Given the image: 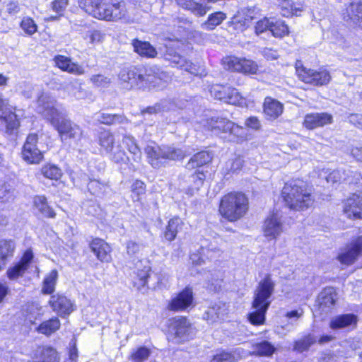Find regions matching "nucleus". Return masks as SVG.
I'll return each mask as SVG.
<instances>
[{"label": "nucleus", "instance_id": "nucleus-1", "mask_svg": "<svg viewBox=\"0 0 362 362\" xmlns=\"http://www.w3.org/2000/svg\"><path fill=\"white\" fill-rule=\"evenodd\" d=\"M37 112L50 122L57 130L61 139L79 141L82 138L81 128L66 119L64 112L57 107V101L50 95L42 93L37 99Z\"/></svg>", "mask_w": 362, "mask_h": 362}, {"label": "nucleus", "instance_id": "nucleus-2", "mask_svg": "<svg viewBox=\"0 0 362 362\" xmlns=\"http://www.w3.org/2000/svg\"><path fill=\"white\" fill-rule=\"evenodd\" d=\"M119 78L124 88L151 90L163 88L170 77L166 72L153 66L124 69L120 71Z\"/></svg>", "mask_w": 362, "mask_h": 362}, {"label": "nucleus", "instance_id": "nucleus-3", "mask_svg": "<svg viewBox=\"0 0 362 362\" xmlns=\"http://www.w3.org/2000/svg\"><path fill=\"white\" fill-rule=\"evenodd\" d=\"M79 6L95 18L105 21L129 20L126 4L122 0H79Z\"/></svg>", "mask_w": 362, "mask_h": 362}, {"label": "nucleus", "instance_id": "nucleus-4", "mask_svg": "<svg viewBox=\"0 0 362 362\" xmlns=\"http://www.w3.org/2000/svg\"><path fill=\"white\" fill-rule=\"evenodd\" d=\"M274 286L270 275H267L259 281L252 302V308L255 310L248 315L251 324L261 325L264 323L265 314L271 303L269 298L274 292Z\"/></svg>", "mask_w": 362, "mask_h": 362}, {"label": "nucleus", "instance_id": "nucleus-5", "mask_svg": "<svg viewBox=\"0 0 362 362\" xmlns=\"http://www.w3.org/2000/svg\"><path fill=\"white\" fill-rule=\"evenodd\" d=\"M282 197L288 208L296 211L305 210L314 202L312 194L300 180L286 182L282 189Z\"/></svg>", "mask_w": 362, "mask_h": 362}, {"label": "nucleus", "instance_id": "nucleus-6", "mask_svg": "<svg viewBox=\"0 0 362 362\" xmlns=\"http://www.w3.org/2000/svg\"><path fill=\"white\" fill-rule=\"evenodd\" d=\"M248 199L242 192H230L224 195L220 202L219 213L230 222L243 217L248 210Z\"/></svg>", "mask_w": 362, "mask_h": 362}, {"label": "nucleus", "instance_id": "nucleus-7", "mask_svg": "<svg viewBox=\"0 0 362 362\" xmlns=\"http://www.w3.org/2000/svg\"><path fill=\"white\" fill-rule=\"evenodd\" d=\"M150 164L154 168H160L166 160H177L185 158V153L181 149L169 146H151L145 148Z\"/></svg>", "mask_w": 362, "mask_h": 362}, {"label": "nucleus", "instance_id": "nucleus-8", "mask_svg": "<svg viewBox=\"0 0 362 362\" xmlns=\"http://www.w3.org/2000/svg\"><path fill=\"white\" fill-rule=\"evenodd\" d=\"M224 69L244 74H256L258 71L257 64L246 58L235 56H226L221 60Z\"/></svg>", "mask_w": 362, "mask_h": 362}, {"label": "nucleus", "instance_id": "nucleus-9", "mask_svg": "<svg viewBox=\"0 0 362 362\" xmlns=\"http://www.w3.org/2000/svg\"><path fill=\"white\" fill-rule=\"evenodd\" d=\"M171 340L180 343L192 337L194 329L189 321L185 317H177L172 320L170 325Z\"/></svg>", "mask_w": 362, "mask_h": 362}, {"label": "nucleus", "instance_id": "nucleus-10", "mask_svg": "<svg viewBox=\"0 0 362 362\" xmlns=\"http://www.w3.org/2000/svg\"><path fill=\"white\" fill-rule=\"evenodd\" d=\"M296 73L302 81L316 86L326 85L331 80V76L327 70L316 71L304 66H296Z\"/></svg>", "mask_w": 362, "mask_h": 362}, {"label": "nucleus", "instance_id": "nucleus-11", "mask_svg": "<svg viewBox=\"0 0 362 362\" xmlns=\"http://www.w3.org/2000/svg\"><path fill=\"white\" fill-rule=\"evenodd\" d=\"M362 256V235L353 238L337 256V259L341 264L345 265L353 264Z\"/></svg>", "mask_w": 362, "mask_h": 362}, {"label": "nucleus", "instance_id": "nucleus-12", "mask_svg": "<svg viewBox=\"0 0 362 362\" xmlns=\"http://www.w3.org/2000/svg\"><path fill=\"white\" fill-rule=\"evenodd\" d=\"M179 45V42H170L169 45H166L165 52L163 55L165 59L169 61L177 67L185 69L192 74H194L195 69L193 64L180 54L178 50Z\"/></svg>", "mask_w": 362, "mask_h": 362}, {"label": "nucleus", "instance_id": "nucleus-13", "mask_svg": "<svg viewBox=\"0 0 362 362\" xmlns=\"http://www.w3.org/2000/svg\"><path fill=\"white\" fill-rule=\"evenodd\" d=\"M209 91L211 97L229 104L236 105L240 104L243 100L240 93L235 88L230 86L214 84L209 87Z\"/></svg>", "mask_w": 362, "mask_h": 362}, {"label": "nucleus", "instance_id": "nucleus-14", "mask_svg": "<svg viewBox=\"0 0 362 362\" xmlns=\"http://www.w3.org/2000/svg\"><path fill=\"white\" fill-rule=\"evenodd\" d=\"M38 136L30 134L23 146L22 158L29 164H37L43 159L42 152L37 147Z\"/></svg>", "mask_w": 362, "mask_h": 362}, {"label": "nucleus", "instance_id": "nucleus-15", "mask_svg": "<svg viewBox=\"0 0 362 362\" xmlns=\"http://www.w3.org/2000/svg\"><path fill=\"white\" fill-rule=\"evenodd\" d=\"M281 218L282 216L279 211H273L265 219L262 230L268 240H275L282 233L284 226Z\"/></svg>", "mask_w": 362, "mask_h": 362}, {"label": "nucleus", "instance_id": "nucleus-16", "mask_svg": "<svg viewBox=\"0 0 362 362\" xmlns=\"http://www.w3.org/2000/svg\"><path fill=\"white\" fill-rule=\"evenodd\" d=\"M33 258V250L30 248L26 250L20 261L8 269L6 272L8 278L10 280H16L22 277L30 267Z\"/></svg>", "mask_w": 362, "mask_h": 362}, {"label": "nucleus", "instance_id": "nucleus-17", "mask_svg": "<svg viewBox=\"0 0 362 362\" xmlns=\"http://www.w3.org/2000/svg\"><path fill=\"white\" fill-rule=\"evenodd\" d=\"M8 100L0 95V129L5 131L7 134H11L13 131L19 127V122L17 116L12 112H4V110L7 108Z\"/></svg>", "mask_w": 362, "mask_h": 362}, {"label": "nucleus", "instance_id": "nucleus-18", "mask_svg": "<svg viewBox=\"0 0 362 362\" xmlns=\"http://www.w3.org/2000/svg\"><path fill=\"white\" fill-rule=\"evenodd\" d=\"M139 263L140 265L137 264L136 266L137 272L133 277V284L134 286L139 291L144 293L149 288L148 283L149 279H151L150 274L151 267L146 260L144 261V264L142 261H140Z\"/></svg>", "mask_w": 362, "mask_h": 362}, {"label": "nucleus", "instance_id": "nucleus-19", "mask_svg": "<svg viewBox=\"0 0 362 362\" xmlns=\"http://www.w3.org/2000/svg\"><path fill=\"white\" fill-rule=\"evenodd\" d=\"M344 212L350 218H362V192L353 194L346 200Z\"/></svg>", "mask_w": 362, "mask_h": 362}, {"label": "nucleus", "instance_id": "nucleus-20", "mask_svg": "<svg viewBox=\"0 0 362 362\" xmlns=\"http://www.w3.org/2000/svg\"><path fill=\"white\" fill-rule=\"evenodd\" d=\"M344 20L354 28H362V1L351 3L344 14Z\"/></svg>", "mask_w": 362, "mask_h": 362}, {"label": "nucleus", "instance_id": "nucleus-21", "mask_svg": "<svg viewBox=\"0 0 362 362\" xmlns=\"http://www.w3.org/2000/svg\"><path fill=\"white\" fill-rule=\"evenodd\" d=\"M49 304L60 316L69 315L74 310V304L66 296L57 294L51 296Z\"/></svg>", "mask_w": 362, "mask_h": 362}, {"label": "nucleus", "instance_id": "nucleus-22", "mask_svg": "<svg viewBox=\"0 0 362 362\" xmlns=\"http://www.w3.org/2000/svg\"><path fill=\"white\" fill-rule=\"evenodd\" d=\"M333 117L327 112H316L305 116L303 125L308 129H314L325 125L332 124Z\"/></svg>", "mask_w": 362, "mask_h": 362}, {"label": "nucleus", "instance_id": "nucleus-23", "mask_svg": "<svg viewBox=\"0 0 362 362\" xmlns=\"http://www.w3.org/2000/svg\"><path fill=\"white\" fill-rule=\"evenodd\" d=\"M192 300V289L186 288L171 300L168 305V308L173 311L185 310L191 305Z\"/></svg>", "mask_w": 362, "mask_h": 362}, {"label": "nucleus", "instance_id": "nucleus-24", "mask_svg": "<svg viewBox=\"0 0 362 362\" xmlns=\"http://www.w3.org/2000/svg\"><path fill=\"white\" fill-rule=\"evenodd\" d=\"M235 123L223 117H211L207 121L208 128L224 140L230 128L233 127Z\"/></svg>", "mask_w": 362, "mask_h": 362}, {"label": "nucleus", "instance_id": "nucleus-25", "mask_svg": "<svg viewBox=\"0 0 362 362\" xmlns=\"http://www.w3.org/2000/svg\"><path fill=\"white\" fill-rule=\"evenodd\" d=\"M54 60L56 66L64 71L76 75H82L85 73L82 66L72 62L71 59L67 57L58 55L54 57Z\"/></svg>", "mask_w": 362, "mask_h": 362}, {"label": "nucleus", "instance_id": "nucleus-26", "mask_svg": "<svg viewBox=\"0 0 362 362\" xmlns=\"http://www.w3.org/2000/svg\"><path fill=\"white\" fill-rule=\"evenodd\" d=\"M90 246L92 252L96 255L99 260L106 262L110 261V247L103 240L95 238L92 240Z\"/></svg>", "mask_w": 362, "mask_h": 362}, {"label": "nucleus", "instance_id": "nucleus-27", "mask_svg": "<svg viewBox=\"0 0 362 362\" xmlns=\"http://www.w3.org/2000/svg\"><path fill=\"white\" fill-rule=\"evenodd\" d=\"M177 4L181 8L189 11L196 16L201 17L206 14L211 8L210 6H205L199 1L194 0H175Z\"/></svg>", "mask_w": 362, "mask_h": 362}, {"label": "nucleus", "instance_id": "nucleus-28", "mask_svg": "<svg viewBox=\"0 0 362 362\" xmlns=\"http://www.w3.org/2000/svg\"><path fill=\"white\" fill-rule=\"evenodd\" d=\"M227 313V308L224 303H215L209 307L203 315V318L209 324H213L223 319Z\"/></svg>", "mask_w": 362, "mask_h": 362}, {"label": "nucleus", "instance_id": "nucleus-29", "mask_svg": "<svg viewBox=\"0 0 362 362\" xmlns=\"http://www.w3.org/2000/svg\"><path fill=\"white\" fill-rule=\"evenodd\" d=\"M33 358L40 360V362L60 361V358L57 350L49 346L37 347L33 353Z\"/></svg>", "mask_w": 362, "mask_h": 362}, {"label": "nucleus", "instance_id": "nucleus-30", "mask_svg": "<svg viewBox=\"0 0 362 362\" xmlns=\"http://www.w3.org/2000/svg\"><path fill=\"white\" fill-rule=\"evenodd\" d=\"M283 105L271 97H267L264 102V113L268 119H275L283 112Z\"/></svg>", "mask_w": 362, "mask_h": 362}, {"label": "nucleus", "instance_id": "nucleus-31", "mask_svg": "<svg viewBox=\"0 0 362 362\" xmlns=\"http://www.w3.org/2000/svg\"><path fill=\"white\" fill-rule=\"evenodd\" d=\"M357 317L354 314H344L336 316L332 318L329 323V327L332 329H339L351 326L356 325Z\"/></svg>", "mask_w": 362, "mask_h": 362}, {"label": "nucleus", "instance_id": "nucleus-32", "mask_svg": "<svg viewBox=\"0 0 362 362\" xmlns=\"http://www.w3.org/2000/svg\"><path fill=\"white\" fill-rule=\"evenodd\" d=\"M134 50L140 56L147 58H154L157 55L156 49L146 41L134 40L132 43Z\"/></svg>", "mask_w": 362, "mask_h": 362}, {"label": "nucleus", "instance_id": "nucleus-33", "mask_svg": "<svg viewBox=\"0 0 362 362\" xmlns=\"http://www.w3.org/2000/svg\"><path fill=\"white\" fill-rule=\"evenodd\" d=\"M96 119L101 124L106 125L126 124L129 122V119L123 114H108L99 113Z\"/></svg>", "mask_w": 362, "mask_h": 362}, {"label": "nucleus", "instance_id": "nucleus-34", "mask_svg": "<svg viewBox=\"0 0 362 362\" xmlns=\"http://www.w3.org/2000/svg\"><path fill=\"white\" fill-rule=\"evenodd\" d=\"M212 160V155L208 151H200L194 154L186 164V168L192 170L204 165Z\"/></svg>", "mask_w": 362, "mask_h": 362}, {"label": "nucleus", "instance_id": "nucleus-35", "mask_svg": "<svg viewBox=\"0 0 362 362\" xmlns=\"http://www.w3.org/2000/svg\"><path fill=\"white\" fill-rule=\"evenodd\" d=\"M15 243L11 240H0V271L6 266L7 259L13 255Z\"/></svg>", "mask_w": 362, "mask_h": 362}, {"label": "nucleus", "instance_id": "nucleus-36", "mask_svg": "<svg viewBox=\"0 0 362 362\" xmlns=\"http://www.w3.org/2000/svg\"><path fill=\"white\" fill-rule=\"evenodd\" d=\"M247 133L241 126L236 124L233 127L230 128L226 136L224 141L233 143H241L247 139Z\"/></svg>", "mask_w": 362, "mask_h": 362}, {"label": "nucleus", "instance_id": "nucleus-37", "mask_svg": "<svg viewBox=\"0 0 362 362\" xmlns=\"http://www.w3.org/2000/svg\"><path fill=\"white\" fill-rule=\"evenodd\" d=\"M34 206L45 217L54 218L56 214L47 203V198L42 195L35 196L33 200Z\"/></svg>", "mask_w": 362, "mask_h": 362}, {"label": "nucleus", "instance_id": "nucleus-38", "mask_svg": "<svg viewBox=\"0 0 362 362\" xmlns=\"http://www.w3.org/2000/svg\"><path fill=\"white\" fill-rule=\"evenodd\" d=\"M182 221L179 217H174L168 221L164 232V237L168 241H173L180 230L182 229Z\"/></svg>", "mask_w": 362, "mask_h": 362}, {"label": "nucleus", "instance_id": "nucleus-39", "mask_svg": "<svg viewBox=\"0 0 362 362\" xmlns=\"http://www.w3.org/2000/svg\"><path fill=\"white\" fill-rule=\"evenodd\" d=\"M332 175L334 177L337 175H339L341 180L348 182L349 184H356L360 181L361 179H362L361 173L356 170H352L351 168L334 171Z\"/></svg>", "mask_w": 362, "mask_h": 362}, {"label": "nucleus", "instance_id": "nucleus-40", "mask_svg": "<svg viewBox=\"0 0 362 362\" xmlns=\"http://www.w3.org/2000/svg\"><path fill=\"white\" fill-rule=\"evenodd\" d=\"M337 294L333 288H325L319 295L318 300L321 308H331L335 304Z\"/></svg>", "mask_w": 362, "mask_h": 362}, {"label": "nucleus", "instance_id": "nucleus-41", "mask_svg": "<svg viewBox=\"0 0 362 362\" xmlns=\"http://www.w3.org/2000/svg\"><path fill=\"white\" fill-rule=\"evenodd\" d=\"M98 144L107 152L112 151L115 144L114 134L107 130L102 131L98 134Z\"/></svg>", "mask_w": 362, "mask_h": 362}, {"label": "nucleus", "instance_id": "nucleus-42", "mask_svg": "<svg viewBox=\"0 0 362 362\" xmlns=\"http://www.w3.org/2000/svg\"><path fill=\"white\" fill-rule=\"evenodd\" d=\"M226 18V14L221 11H218L210 14L208 19L202 23L201 27L203 29L211 30L219 25Z\"/></svg>", "mask_w": 362, "mask_h": 362}, {"label": "nucleus", "instance_id": "nucleus-43", "mask_svg": "<svg viewBox=\"0 0 362 362\" xmlns=\"http://www.w3.org/2000/svg\"><path fill=\"white\" fill-rule=\"evenodd\" d=\"M60 325L59 320L55 317L42 322L37 327V331L40 333L49 336L58 330Z\"/></svg>", "mask_w": 362, "mask_h": 362}, {"label": "nucleus", "instance_id": "nucleus-44", "mask_svg": "<svg viewBox=\"0 0 362 362\" xmlns=\"http://www.w3.org/2000/svg\"><path fill=\"white\" fill-rule=\"evenodd\" d=\"M16 189L8 183H4L0 185V201L3 203L11 202L16 197Z\"/></svg>", "mask_w": 362, "mask_h": 362}, {"label": "nucleus", "instance_id": "nucleus-45", "mask_svg": "<svg viewBox=\"0 0 362 362\" xmlns=\"http://www.w3.org/2000/svg\"><path fill=\"white\" fill-rule=\"evenodd\" d=\"M58 272L56 269L52 270L45 278L43 281L42 292L45 294H51L54 292Z\"/></svg>", "mask_w": 362, "mask_h": 362}, {"label": "nucleus", "instance_id": "nucleus-46", "mask_svg": "<svg viewBox=\"0 0 362 362\" xmlns=\"http://www.w3.org/2000/svg\"><path fill=\"white\" fill-rule=\"evenodd\" d=\"M270 33L275 37H283L288 35L289 30L287 25L282 21H275L272 19V25H271Z\"/></svg>", "mask_w": 362, "mask_h": 362}, {"label": "nucleus", "instance_id": "nucleus-47", "mask_svg": "<svg viewBox=\"0 0 362 362\" xmlns=\"http://www.w3.org/2000/svg\"><path fill=\"white\" fill-rule=\"evenodd\" d=\"M316 337L309 334L295 342L294 349L300 353L307 351L311 345L316 342Z\"/></svg>", "mask_w": 362, "mask_h": 362}, {"label": "nucleus", "instance_id": "nucleus-48", "mask_svg": "<svg viewBox=\"0 0 362 362\" xmlns=\"http://www.w3.org/2000/svg\"><path fill=\"white\" fill-rule=\"evenodd\" d=\"M41 173L46 178L55 180L62 175L61 169L54 164H46L42 166Z\"/></svg>", "mask_w": 362, "mask_h": 362}, {"label": "nucleus", "instance_id": "nucleus-49", "mask_svg": "<svg viewBox=\"0 0 362 362\" xmlns=\"http://www.w3.org/2000/svg\"><path fill=\"white\" fill-rule=\"evenodd\" d=\"M169 105V101L166 100H161L152 106H148L144 108L141 110V115H144L146 113L150 115L158 114L159 112L168 110L170 109Z\"/></svg>", "mask_w": 362, "mask_h": 362}, {"label": "nucleus", "instance_id": "nucleus-50", "mask_svg": "<svg viewBox=\"0 0 362 362\" xmlns=\"http://www.w3.org/2000/svg\"><path fill=\"white\" fill-rule=\"evenodd\" d=\"M123 144H129L131 142V146L128 148L130 153H132L134 157L133 159L136 162H139L141 160V152L138 147L137 144L135 142L134 137L130 135H124L122 139Z\"/></svg>", "mask_w": 362, "mask_h": 362}, {"label": "nucleus", "instance_id": "nucleus-51", "mask_svg": "<svg viewBox=\"0 0 362 362\" xmlns=\"http://www.w3.org/2000/svg\"><path fill=\"white\" fill-rule=\"evenodd\" d=\"M69 4V0H54L51 4L52 9L59 13V16H51L49 17V21H56L62 16L63 12L65 11Z\"/></svg>", "mask_w": 362, "mask_h": 362}, {"label": "nucleus", "instance_id": "nucleus-52", "mask_svg": "<svg viewBox=\"0 0 362 362\" xmlns=\"http://www.w3.org/2000/svg\"><path fill=\"white\" fill-rule=\"evenodd\" d=\"M275 349V347L267 341H263L255 345V351L260 356H270Z\"/></svg>", "mask_w": 362, "mask_h": 362}, {"label": "nucleus", "instance_id": "nucleus-53", "mask_svg": "<svg viewBox=\"0 0 362 362\" xmlns=\"http://www.w3.org/2000/svg\"><path fill=\"white\" fill-rule=\"evenodd\" d=\"M151 351L144 346L139 347L132 353L130 359L134 362H144L150 356Z\"/></svg>", "mask_w": 362, "mask_h": 362}, {"label": "nucleus", "instance_id": "nucleus-54", "mask_svg": "<svg viewBox=\"0 0 362 362\" xmlns=\"http://www.w3.org/2000/svg\"><path fill=\"white\" fill-rule=\"evenodd\" d=\"M87 187L91 194L100 196L104 193L106 185L97 180H90L88 183Z\"/></svg>", "mask_w": 362, "mask_h": 362}, {"label": "nucleus", "instance_id": "nucleus-55", "mask_svg": "<svg viewBox=\"0 0 362 362\" xmlns=\"http://www.w3.org/2000/svg\"><path fill=\"white\" fill-rule=\"evenodd\" d=\"M146 192L145 185L141 180H136L132 185V197L134 202H139L141 196Z\"/></svg>", "mask_w": 362, "mask_h": 362}, {"label": "nucleus", "instance_id": "nucleus-56", "mask_svg": "<svg viewBox=\"0 0 362 362\" xmlns=\"http://www.w3.org/2000/svg\"><path fill=\"white\" fill-rule=\"evenodd\" d=\"M280 12L283 16L288 17L297 13V8L289 0H283L279 4Z\"/></svg>", "mask_w": 362, "mask_h": 362}, {"label": "nucleus", "instance_id": "nucleus-57", "mask_svg": "<svg viewBox=\"0 0 362 362\" xmlns=\"http://www.w3.org/2000/svg\"><path fill=\"white\" fill-rule=\"evenodd\" d=\"M21 28L29 35H33L37 30L35 21L29 17L24 18L21 23Z\"/></svg>", "mask_w": 362, "mask_h": 362}, {"label": "nucleus", "instance_id": "nucleus-58", "mask_svg": "<svg viewBox=\"0 0 362 362\" xmlns=\"http://www.w3.org/2000/svg\"><path fill=\"white\" fill-rule=\"evenodd\" d=\"M272 19L269 18H264L257 22L255 26V33L259 35L267 30L270 31L271 25H272Z\"/></svg>", "mask_w": 362, "mask_h": 362}, {"label": "nucleus", "instance_id": "nucleus-59", "mask_svg": "<svg viewBox=\"0 0 362 362\" xmlns=\"http://www.w3.org/2000/svg\"><path fill=\"white\" fill-rule=\"evenodd\" d=\"M238 358L230 352L221 351L216 354L211 362H235Z\"/></svg>", "mask_w": 362, "mask_h": 362}, {"label": "nucleus", "instance_id": "nucleus-60", "mask_svg": "<svg viewBox=\"0 0 362 362\" xmlns=\"http://www.w3.org/2000/svg\"><path fill=\"white\" fill-rule=\"evenodd\" d=\"M243 165V160L241 157H235L226 163V168L229 172L236 173L240 170Z\"/></svg>", "mask_w": 362, "mask_h": 362}, {"label": "nucleus", "instance_id": "nucleus-61", "mask_svg": "<svg viewBox=\"0 0 362 362\" xmlns=\"http://www.w3.org/2000/svg\"><path fill=\"white\" fill-rule=\"evenodd\" d=\"M110 153L111 159L117 163H124L127 159L125 151L119 146H117L116 149H113Z\"/></svg>", "mask_w": 362, "mask_h": 362}, {"label": "nucleus", "instance_id": "nucleus-62", "mask_svg": "<svg viewBox=\"0 0 362 362\" xmlns=\"http://www.w3.org/2000/svg\"><path fill=\"white\" fill-rule=\"evenodd\" d=\"M103 38L104 35L100 31L97 30L88 31L84 37V39H88L89 42L92 45L102 42Z\"/></svg>", "mask_w": 362, "mask_h": 362}, {"label": "nucleus", "instance_id": "nucleus-63", "mask_svg": "<svg viewBox=\"0 0 362 362\" xmlns=\"http://www.w3.org/2000/svg\"><path fill=\"white\" fill-rule=\"evenodd\" d=\"M90 81L98 87H106L110 83L111 80L102 74H96L90 77Z\"/></svg>", "mask_w": 362, "mask_h": 362}, {"label": "nucleus", "instance_id": "nucleus-64", "mask_svg": "<svg viewBox=\"0 0 362 362\" xmlns=\"http://www.w3.org/2000/svg\"><path fill=\"white\" fill-rule=\"evenodd\" d=\"M191 178L192 179V181L194 182L195 187L198 188L203 184V182L206 178V175L203 171L197 170L193 175H192Z\"/></svg>", "mask_w": 362, "mask_h": 362}]
</instances>
